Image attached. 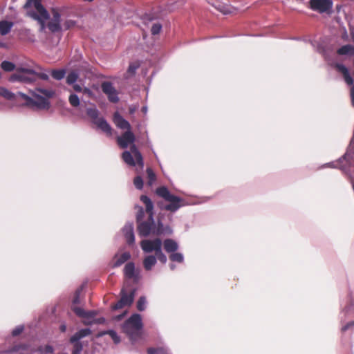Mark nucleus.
Listing matches in <instances>:
<instances>
[{"label": "nucleus", "mask_w": 354, "mask_h": 354, "mask_svg": "<svg viewBox=\"0 0 354 354\" xmlns=\"http://www.w3.org/2000/svg\"><path fill=\"white\" fill-rule=\"evenodd\" d=\"M70 104L73 107H77L80 105V99L76 94H71L68 97Z\"/></svg>", "instance_id": "nucleus-29"}, {"label": "nucleus", "mask_w": 354, "mask_h": 354, "mask_svg": "<svg viewBox=\"0 0 354 354\" xmlns=\"http://www.w3.org/2000/svg\"><path fill=\"white\" fill-rule=\"evenodd\" d=\"M124 274L125 277L129 279L136 277L135 265L133 262H129L125 265L124 268Z\"/></svg>", "instance_id": "nucleus-20"}, {"label": "nucleus", "mask_w": 354, "mask_h": 354, "mask_svg": "<svg viewBox=\"0 0 354 354\" xmlns=\"http://www.w3.org/2000/svg\"><path fill=\"white\" fill-rule=\"evenodd\" d=\"M140 201L145 206V212L148 215L149 217H153L154 212H153V203L151 200L146 195H141L140 197Z\"/></svg>", "instance_id": "nucleus-13"}, {"label": "nucleus", "mask_w": 354, "mask_h": 354, "mask_svg": "<svg viewBox=\"0 0 354 354\" xmlns=\"http://www.w3.org/2000/svg\"><path fill=\"white\" fill-rule=\"evenodd\" d=\"M71 309L75 313V315L80 317L84 318L86 315V311L80 307L73 306Z\"/></svg>", "instance_id": "nucleus-34"}, {"label": "nucleus", "mask_w": 354, "mask_h": 354, "mask_svg": "<svg viewBox=\"0 0 354 354\" xmlns=\"http://www.w3.org/2000/svg\"><path fill=\"white\" fill-rule=\"evenodd\" d=\"M1 68L6 72H10L15 70V65L8 61H3L1 64Z\"/></svg>", "instance_id": "nucleus-28"}, {"label": "nucleus", "mask_w": 354, "mask_h": 354, "mask_svg": "<svg viewBox=\"0 0 354 354\" xmlns=\"http://www.w3.org/2000/svg\"><path fill=\"white\" fill-rule=\"evenodd\" d=\"M80 302V291H77L73 299V305L77 304Z\"/></svg>", "instance_id": "nucleus-48"}, {"label": "nucleus", "mask_w": 354, "mask_h": 354, "mask_svg": "<svg viewBox=\"0 0 354 354\" xmlns=\"http://www.w3.org/2000/svg\"><path fill=\"white\" fill-rule=\"evenodd\" d=\"M135 139L134 134L130 130H128L118 137L117 141L119 146L122 149H125L129 145L132 144L130 146V150L124 151L122 154V158L125 163L133 167L137 164L142 168L144 166L143 158L137 147L133 144Z\"/></svg>", "instance_id": "nucleus-1"}, {"label": "nucleus", "mask_w": 354, "mask_h": 354, "mask_svg": "<svg viewBox=\"0 0 354 354\" xmlns=\"http://www.w3.org/2000/svg\"><path fill=\"white\" fill-rule=\"evenodd\" d=\"M351 98H352L353 104L354 105V89H352V91H351Z\"/></svg>", "instance_id": "nucleus-56"}, {"label": "nucleus", "mask_w": 354, "mask_h": 354, "mask_svg": "<svg viewBox=\"0 0 354 354\" xmlns=\"http://www.w3.org/2000/svg\"><path fill=\"white\" fill-rule=\"evenodd\" d=\"M66 71L64 69L53 70L51 72L52 77L57 80H61L65 76Z\"/></svg>", "instance_id": "nucleus-27"}, {"label": "nucleus", "mask_w": 354, "mask_h": 354, "mask_svg": "<svg viewBox=\"0 0 354 354\" xmlns=\"http://www.w3.org/2000/svg\"><path fill=\"white\" fill-rule=\"evenodd\" d=\"M163 245L165 250L168 253H173L176 252L178 248L177 243L171 239H165L163 242Z\"/></svg>", "instance_id": "nucleus-17"}, {"label": "nucleus", "mask_w": 354, "mask_h": 354, "mask_svg": "<svg viewBox=\"0 0 354 354\" xmlns=\"http://www.w3.org/2000/svg\"><path fill=\"white\" fill-rule=\"evenodd\" d=\"M53 18L48 23L47 27L52 32H57L61 30L60 14L55 9L52 10Z\"/></svg>", "instance_id": "nucleus-12"}, {"label": "nucleus", "mask_w": 354, "mask_h": 354, "mask_svg": "<svg viewBox=\"0 0 354 354\" xmlns=\"http://www.w3.org/2000/svg\"><path fill=\"white\" fill-rule=\"evenodd\" d=\"M32 95L35 98L33 100L27 95L18 92L19 96L26 101L25 105L30 107H37L39 109H48L50 107V102L48 99L37 94L35 92H32Z\"/></svg>", "instance_id": "nucleus-6"}, {"label": "nucleus", "mask_w": 354, "mask_h": 354, "mask_svg": "<svg viewBox=\"0 0 354 354\" xmlns=\"http://www.w3.org/2000/svg\"><path fill=\"white\" fill-rule=\"evenodd\" d=\"M123 232L126 239V241L129 245H132L135 241V236L133 233V226L132 224L126 225L123 228Z\"/></svg>", "instance_id": "nucleus-16"}, {"label": "nucleus", "mask_w": 354, "mask_h": 354, "mask_svg": "<svg viewBox=\"0 0 354 354\" xmlns=\"http://www.w3.org/2000/svg\"><path fill=\"white\" fill-rule=\"evenodd\" d=\"M138 209L136 213L137 230L140 236L147 237L154 230L155 222L153 217L147 218V221H142L145 216V211L142 207L136 205Z\"/></svg>", "instance_id": "nucleus-4"}, {"label": "nucleus", "mask_w": 354, "mask_h": 354, "mask_svg": "<svg viewBox=\"0 0 354 354\" xmlns=\"http://www.w3.org/2000/svg\"><path fill=\"white\" fill-rule=\"evenodd\" d=\"M339 55H354V46L350 44L344 45L337 50Z\"/></svg>", "instance_id": "nucleus-21"}, {"label": "nucleus", "mask_w": 354, "mask_h": 354, "mask_svg": "<svg viewBox=\"0 0 354 354\" xmlns=\"http://www.w3.org/2000/svg\"><path fill=\"white\" fill-rule=\"evenodd\" d=\"M142 328V319L140 315L133 314L122 324V328L131 340H135L140 335Z\"/></svg>", "instance_id": "nucleus-5"}, {"label": "nucleus", "mask_w": 354, "mask_h": 354, "mask_svg": "<svg viewBox=\"0 0 354 354\" xmlns=\"http://www.w3.org/2000/svg\"><path fill=\"white\" fill-rule=\"evenodd\" d=\"M169 259L171 261L182 263L183 261V256L178 252H173L169 255Z\"/></svg>", "instance_id": "nucleus-32"}, {"label": "nucleus", "mask_w": 354, "mask_h": 354, "mask_svg": "<svg viewBox=\"0 0 354 354\" xmlns=\"http://www.w3.org/2000/svg\"><path fill=\"white\" fill-rule=\"evenodd\" d=\"M77 74L75 72H71L66 77V83L70 85L73 84L77 81Z\"/></svg>", "instance_id": "nucleus-33"}, {"label": "nucleus", "mask_w": 354, "mask_h": 354, "mask_svg": "<svg viewBox=\"0 0 354 354\" xmlns=\"http://www.w3.org/2000/svg\"><path fill=\"white\" fill-rule=\"evenodd\" d=\"M13 26V23L8 21H0V33L1 35H7Z\"/></svg>", "instance_id": "nucleus-24"}, {"label": "nucleus", "mask_w": 354, "mask_h": 354, "mask_svg": "<svg viewBox=\"0 0 354 354\" xmlns=\"http://www.w3.org/2000/svg\"><path fill=\"white\" fill-rule=\"evenodd\" d=\"M309 8L319 13L328 12L333 8L332 0H310Z\"/></svg>", "instance_id": "nucleus-9"}, {"label": "nucleus", "mask_w": 354, "mask_h": 354, "mask_svg": "<svg viewBox=\"0 0 354 354\" xmlns=\"http://www.w3.org/2000/svg\"><path fill=\"white\" fill-rule=\"evenodd\" d=\"M45 351L47 352V353H53L54 351V349L53 348V346H50V345H46L45 346Z\"/></svg>", "instance_id": "nucleus-53"}, {"label": "nucleus", "mask_w": 354, "mask_h": 354, "mask_svg": "<svg viewBox=\"0 0 354 354\" xmlns=\"http://www.w3.org/2000/svg\"><path fill=\"white\" fill-rule=\"evenodd\" d=\"M102 91L107 95L109 100L113 103H116L119 101L118 92L112 83L110 82H104L101 85Z\"/></svg>", "instance_id": "nucleus-11"}, {"label": "nucleus", "mask_w": 354, "mask_h": 354, "mask_svg": "<svg viewBox=\"0 0 354 354\" xmlns=\"http://www.w3.org/2000/svg\"><path fill=\"white\" fill-rule=\"evenodd\" d=\"M156 263V257L153 255H149L143 260V266L146 270H151L152 267Z\"/></svg>", "instance_id": "nucleus-22"}, {"label": "nucleus", "mask_w": 354, "mask_h": 354, "mask_svg": "<svg viewBox=\"0 0 354 354\" xmlns=\"http://www.w3.org/2000/svg\"><path fill=\"white\" fill-rule=\"evenodd\" d=\"M59 329L62 332L64 333L66 330V326L65 324H62L59 327Z\"/></svg>", "instance_id": "nucleus-54"}, {"label": "nucleus", "mask_w": 354, "mask_h": 354, "mask_svg": "<svg viewBox=\"0 0 354 354\" xmlns=\"http://www.w3.org/2000/svg\"><path fill=\"white\" fill-rule=\"evenodd\" d=\"M23 330H24V328L22 326L17 327L16 328H15L12 330V335L13 336H17L22 333Z\"/></svg>", "instance_id": "nucleus-44"}, {"label": "nucleus", "mask_w": 354, "mask_h": 354, "mask_svg": "<svg viewBox=\"0 0 354 354\" xmlns=\"http://www.w3.org/2000/svg\"><path fill=\"white\" fill-rule=\"evenodd\" d=\"M156 257L163 264L166 263L167 259L165 254L162 252L161 248L156 253Z\"/></svg>", "instance_id": "nucleus-37"}, {"label": "nucleus", "mask_w": 354, "mask_h": 354, "mask_svg": "<svg viewBox=\"0 0 354 354\" xmlns=\"http://www.w3.org/2000/svg\"><path fill=\"white\" fill-rule=\"evenodd\" d=\"M162 29V26L159 23L153 24L151 28V32L152 35H158L160 33V30Z\"/></svg>", "instance_id": "nucleus-39"}, {"label": "nucleus", "mask_w": 354, "mask_h": 354, "mask_svg": "<svg viewBox=\"0 0 354 354\" xmlns=\"http://www.w3.org/2000/svg\"><path fill=\"white\" fill-rule=\"evenodd\" d=\"M91 333V330L89 328H84L81 329L75 333L71 338L70 342H79L83 337H85L89 335Z\"/></svg>", "instance_id": "nucleus-18"}, {"label": "nucleus", "mask_w": 354, "mask_h": 354, "mask_svg": "<svg viewBox=\"0 0 354 354\" xmlns=\"http://www.w3.org/2000/svg\"><path fill=\"white\" fill-rule=\"evenodd\" d=\"M165 226L163 225L162 223L158 221L157 226L155 225L153 234L162 235L164 234V228Z\"/></svg>", "instance_id": "nucleus-30"}, {"label": "nucleus", "mask_w": 354, "mask_h": 354, "mask_svg": "<svg viewBox=\"0 0 354 354\" xmlns=\"http://www.w3.org/2000/svg\"><path fill=\"white\" fill-rule=\"evenodd\" d=\"M147 184L151 186L156 180V175L151 167H147L146 169Z\"/></svg>", "instance_id": "nucleus-25"}, {"label": "nucleus", "mask_w": 354, "mask_h": 354, "mask_svg": "<svg viewBox=\"0 0 354 354\" xmlns=\"http://www.w3.org/2000/svg\"><path fill=\"white\" fill-rule=\"evenodd\" d=\"M113 122L120 129H127V131L131 129L129 122L124 119L118 112L113 115Z\"/></svg>", "instance_id": "nucleus-14"}, {"label": "nucleus", "mask_w": 354, "mask_h": 354, "mask_svg": "<svg viewBox=\"0 0 354 354\" xmlns=\"http://www.w3.org/2000/svg\"><path fill=\"white\" fill-rule=\"evenodd\" d=\"M344 77L345 79L346 82L348 85H351L353 83V80L352 77L350 75L349 73H348L346 75H344Z\"/></svg>", "instance_id": "nucleus-46"}, {"label": "nucleus", "mask_w": 354, "mask_h": 354, "mask_svg": "<svg viewBox=\"0 0 354 354\" xmlns=\"http://www.w3.org/2000/svg\"><path fill=\"white\" fill-rule=\"evenodd\" d=\"M37 78H40L43 80H48V75L46 73H37Z\"/></svg>", "instance_id": "nucleus-47"}, {"label": "nucleus", "mask_w": 354, "mask_h": 354, "mask_svg": "<svg viewBox=\"0 0 354 354\" xmlns=\"http://www.w3.org/2000/svg\"><path fill=\"white\" fill-rule=\"evenodd\" d=\"M131 258V254L128 252H125L122 254H115L113 259V267L117 268L122 265Z\"/></svg>", "instance_id": "nucleus-15"}, {"label": "nucleus", "mask_w": 354, "mask_h": 354, "mask_svg": "<svg viewBox=\"0 0 354 354\" xmlns=\"http://www.w3.org/2000/svg\"><path fill=\"white\" fill-rule=\"evenodd\" d=\"M216 8L224 14H227L230 12L229 10L223 6H219L218 7H216Z\"/></svg>", "instance_id": "nucleus-50"}, {"label": "nucleus", "mask_w": 354, "mask_h": 354, "mask_svg": "<svg viewBox=\"0 0 354 354\" xmlns=\"http://www.w3.org/2000/svg\"><path fill=\"white\" fill-rule=\"evenodd\" d=\"M146 306V298L145 297H140L137 302V308L139 311H143L145 309Z\"/></svg>", "instance_id": "nucleus-36"}, {"label": "nucleus", "mask_w": 354, "mask_h": 354, "mask_svg": "<svg viewBox=\"0 0 354 354\" xmlns=\"http://www.w3.org/2000/svg\"><path fill=\"white\" fill-rule=\"evenodd\" d=\"M170 268H171V270H174V269H175V265H174V264H171V265H170Z\"/></svg>", "instance_id": "nucleus-57"}, {"label": "nucleus", "mask_w": 354, "mask_h": 354, "mask_svg": "<svg viewBox=\"0 0 354 354\" xmlns=\"http://www.w3.org/2000/svg\"><path fill=\"white\" fill-rule=\"evenodd\" d=\"M353 41H354V38H353Z\"/></svg>", "instance_id": "nucleus-58"}, {"label": "nucleus", "mask_w": 354, "mask_h": 354, "mask_svg": "<svg viewBox=\"0 0 354 354\" xmlns=\"http://www.w3.org/2000/svg\"><path fill=\"white\" fill-rule=\"evenodd\" d=\"M65 30H68L76 26V21L72 19L66 20L63 24Z\"/></svg>", "instance_id": "nucleus-40"}, {"label": "nucleus", "mask_w": 354, "mask_h": 354, "mask_svg": "<svg viewBox=\"0 0 354 354\" xmlns=\"http://www.w3.org/2000/svg\"><path fill=\"white\" fill-rule=\"evenodd\" d=\"M106 333L110 335L115 344H118L120 342V337L114 330H109Z\"/></svg>", "instance_id": "nucleus-41"}, {"label": "nucleus", "mask_w": 354, "mask_h": 354, "mask_svg": "<svg viewBox=\"0 0 354 354\" xmlns=\"http://www.w3.org/2000/svg\"><path fill=\"white\" fill-rule=\"evenodd\" d=\"M135 292V290H132L129 294H127L122 289L120 292V299H123V303L126 304L127 306H131L133 302Z\"/></svg>", "instance_id": "nucleus-19"}, {"label": "nucleus", "mask_w": 354, "mask_h": 354, "mask_svg": "<svg viewBox=\"0 0 354 354\" xmlns=\"http://www.w3.org/2000/svg\"><path fill=\"white\" fill-rule=\"evenodd\" d=\"M139 67L140 64L138 62L130 63L127 71L124 74V78L129 79V77H133Z\"/></svg>", "instance_id": "nucleus-23"}, {"label": "nucleus", "mask_w": 354, "mask_h": 354, "mask_svg": "<svg viewBox=\"0 0 354 354\" xmlns=\"http://www.w3.org/2000/svg\"><path fill=\"white\" fill-rule=\"evenodd\" d=\"M353 326H354V322H350L347 323L346 325H344V326H342V331L345 332L347 330H348L349 328H353Z\"/></svg>", "instance_id": "nucleus-45"}, {"label": "nucleus", "mask_w": 354, "mask_h": 354, "mask_svg": "<svg viewBox=\"0 0 354 354\" xmlns=\"http://www.w3.org/2000/svg\"><path fill=\"white\" fill-rule=\"evenodd\" d=\"M172 230L169 225H166L164 228V234H171Z\"/></svg>", "instance_id": "nucleus-51"}, {"label": "nucleus", "mask_w": 354, "mask_h": 354, "mask_svg": "<svg viewBox=\"0 0 354 354\" xmlns=\"http://www.w3.org/2000/svg\"><path fill=\"white\" fill-rule=\"evenodd\" d=\"M0 95L3 96L7 100H15L16 96L19 95L18 93L17 94H15L4 88L0 87Z\"/></svg>", "instance_id": "nucleus-26"}, {"label": "nucleus", "mask_w": 354, "mask_h": 354, "mask_svg": "<svg viewBox=\"0 0 354 354\" xmlns=\"http://www.w3.org/2000/svg\"><path fill=\"white\" fill-rule=\"evenodd\" d=\"M140 246L145 252L149 253L154 251L156 253L161 248L162 241L159 238L153 240L145 239L140 242Z\"/></svg>", "instance_id": "nucleus-10"}, {"label": "nucleus", "mask_w": 354, "mask_h": 354, "mask_svg": "<svg viewBox=\"0 0 354 354\" xmlns=\"http://www.w3.org/2000/svg\"><path fill=\"white\" fill-rule=\"evenodd\" d=\"M336 68L343 74V75H345L348 73L347 68L342 64H337Z\"/></svg>", "instance_id": "nucleus-43"}, {"label": "nucleus", "mask_w": 354, "mask_h": 354, "mask_svg": "<svg viewBox=\"0 0 354 354\" xmlns=\"http://www.w3.org/2000/svg\"><path fill=\"white\" fill-rule=\"evenodd\" d=\"M73 88L74 91H75L76 92L82 91V88L79 84H73Z\"/></svg>", "instance_id": "nucleus-52"}, {"label": "nucleus", "mask_w": 354, "mask_h": 354, "mask_svg": "<svg viewBox=\"0 0 354 354\" xmlns=\"http://www.w3.org/2000/svg\"><path fill=\"white\" fill-rule=\"evenodd\" d=\"M133 184L138 189H142L143 187V180L140 176H137L133 179Z\"/></svg>", "instance_id": "nucleus-38"}, {"label": "nucleus", "mask_w": 354, "mask_h": 354, "mask_svg": "<svg viewBox=\"0 0 354 354\" xmlns=\"http://www.w3.org/2000/svg\"><path fill=\"white\" fill-rule=\"evenodd\" d=\"M41 1V0H27L24 8L27 10V15L29 17L38 21L43 30L45 21L49 18V15Z\"/></svg>", "instance_id": "nucleus-2"}, {"label": "nucleus", "mask_w": 354, "mask_h": 354, "mask_svg": "<svg viewBox=\"0 0 354 354\" xmlns=\"http://www.w3.org/2000/svg\"><path fill=\"white\" fill-rule=\"evenodd\" d=\"M124 306H127L126 304L123 303V299H120L115 304L112 306L113 310H119L123 308Z\"/></svg>", "instance_id": "nucleus-42"}, {"label": "nucleus", "mask_w": 354, "mask_h": 354, "mask_svg": "<svg viewBox=\"0 0 354 354\" xmlns=\"http://www.w3.org/2000/svg\"><path fill=\"white\" fill-rule=\"evenodd\" d=\"M73 344L72 354H80L83 349L82 344L80 342H71Z\"/></svg>", "instance_id": "nucleus-35"}, {"label": "nucleus", "mask_w": 354, "mask_h": 354, "mask_svg": "<svg viewBox=\"0 0 354 354\" xmlns=\"http://www.w3.org/2000/svg\"><path fill=\"white\" fill-rule=\"evenodd\" d=\"M96 315V313L93 310L86 311V315L84 318H92Z\"/></svg>", "instance_id": "nucleus-49"}, {"label": "nucleus", "mask_w": 354, "mask_h": 354, "mask_svg": "<svg viewBox=\"0 0 354 354\" xmlns=\"http://www.w3.org/2000/svg\"><path fill=\"white\" fill-rule=\"evenodd\" d=\"M87 115L93 120L98 128L108 135H111V127L109 124L103 118H98L99 111L95 108H89L86 110Z\"/></svg>", "instance_id": "nucleus-8"}, {"label": "nucleus", "mask_w": 354, "mask_h": 354, "mask_svg": "<svg viewBox=\"0 0 354 354\" xmlns=\"http://www.w3.org/2000/svg\"><path fill=\"white\" fill-rule=\"evenodd\" d=\"M37 91L44 95L47 99L51 98L55 95V91L50 89L37 88Z\"/></svg>", "instance_id": "nucleus-31"}, {"label": "nucleus", "mask_w": 354, "mask_h": 354, "mask_svg": "<svg viewBox=\"0 0 354 354\" xmlns=\"http://www.w3.org/2000/svg\"><path fill=\"white\" fill-rule=\"evenodd\" d=\"M17 73L11 76L12 81L31 84L37 80V72L31 68H18Z\"/></svg>", "instance_id": "nucleus-7"}, {"label": "nucleus", "mask_w": 354, "mask_h": 354, "mask_svg": "<svg viewBox=\"0 0 354 354\" xmlns=\"http://www.w3.org/2000/svg\"><path fill=\"white\" fill-rule=\"evenodd\" d=\"M82 91L84 93H88V94L91 93V91L88 88H84V89H82Z\"/></svg>", "instance_id": "nucleus-55"}, {"label": "nucleus", "mask_w": 354, "mask_h": 354, "mask_svg": "<svg viewBox=\"0 0 354 354\" xmlns=\"http://www.w3.org/2000/svg\"><path fill=\"white\" fill-rule=\"evenodd\" d=\"M156 194L160 197L164 198L166 201L169 202V204L164 206L159 203L158 206L161 209L174 212L185 205L184 200L183 198L171 194L168 189L165 186L157 188Z\"/></svg>", "instance_id": "nucleus-3"}]
</instances>
